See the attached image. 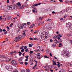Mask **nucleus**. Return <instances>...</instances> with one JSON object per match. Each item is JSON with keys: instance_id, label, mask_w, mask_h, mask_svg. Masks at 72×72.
<instances>
[{"instance_id": "f257e3e1", "label": "nucleus", "mask_w": 72, "mask_h": 72, "mask_svg": "<svg viewBox=\"0 0 72 72\" xmlns=\"http://www.w3.org/2000/svg\"><path fill=\"white\" fill-rule=\"evenodd\" d=\"M48 35H49L48 34V33L45 32H43L40 35L41 39L42 40H44V39H45L46 38H47Z\"/></svg>"}, {"instance_id": "f03ea898", "label": "nucleus", "mask_w": 72, "mask_h": 72, "mask_svg": "<svg viewBox=\"0 0 72 72\" xmlns=\"http://www.w3.org/2000/svg\"><path fill=\"white\" fill-rule=\"evenodd\" d=\"M7 9L8 10H13L15 9V6L13 5H11L7 7Z\"/></svg>"}, {"instance_id": "7ed1b4c3", "label": "nucleus", "mask_w": 72, "mask_h": 72, "mask_svg": "<svg viewBox=\"0 0 72 72\" xmlns=\"http://www.w3.org/2000/svg\"><path fill=\"white\" fill-rule=\"evenodd\" d=\"M71 26H72V24H71V23L70 22H69L66 24V26L67 27V28H68L70 29Z\"/></svg>"}, {"instance_id": "20e7f679", "label": "nucleus", "mask_w": 72, "mask_h": 72, "mask_svg": "<svg viewBox=\"0 0 72 72\" xmlns=\"http://www.w3.org/2000/svg\"><path fill=\"white\" fill-rule=\"evenodd\" d=\"M68 55H69V52L68 51H65L64 54V57H68Z\"/></svg>"}, {"instance_id": "39448f33", "label": "nucleus", "mask_w": 72, "mask_h": 72, "mask_svg": "<svg viewBox=\"0 0 72 72\" xmlns=\"http://www.w3.org/2000/svg\"><path fill=\"white\" fill-rule=\"evenodd\" d=\"M7 69L8 71H12V69H13V68L12 67L10 66H7L6 68Z\"/></svg>"}, {"instance_id": "423d86ee", "label": "nucleus", "mask_w": 72, "mask_h": 72, "mask_svg": "<svg viewBox=\"0 0 72 72\" xmlns=\"http://www.w3.org/2000/svg\"><path fill=\"white\" fill-rule=\"evenodd\" d=\"M41 50V47H38L37 49V50H35V51L36 52L37 51H40Z\"/></svg>"}, {"instance_id": "0eeeda50", "label": "nucleus", "mask_w": 72, "mask_h": 72, "mask_svg": "<svg viewBox=\"0 0 72 72\" xmlns=\"http://www.w3.org/2000/svg\"><path fill=\"white\" fill-rule=\"evenodd\" d=\"M18 27L20 29H23V28L24 26L23 25H21L20 24H19L18 25Z\"/></svg>"}, {"instance_id": "6e6552de", "label": "nucleus", "mask_w": 72, "mask_h": 72, "mask_svg": "<svg viewBox=\"0 0 72 72\" xmlns=\"http://www.w3.org/2000/svg\"><path fill=\"white\" fill-rule=\"evenodd\" d=\"M51 23L50 24L48 25V26L47 27V28L49 29V30H51L52 29L53 26L51 25Z\"/></svg>"}, {"instance_id": "1a4fd4ad", "label": "nucleus", "mask_w": 72, "mask_h": 72, "mask_svg": "<svg viewBox=\"0 0 72 72\" xmlns=\"http://www.w3.org/2000/svg\"><path fill=\"white\" fill-rule=\"evenodd\" d=\"M19 40H21V39L19 38L18 37L15 38L14 41L15 42H17V41H19Z\"/></svg>"}, {"instance_id": "9d476101", "label": "nucleus", "mask_w": 72, "mask_h": 72, "mask_svg": "<svg viewBox=\"0 0 72 72\" xmlns=\"http://www.w3.org/2000/svg\"><path fill=\"white\" fill-rule=\"evenodd\" d=\"M13 64H15V65H17V62L15 60H12L11 62Z\"/></svg>"}, {"instance_id": "9b49d317", "label": "nucleus", "mask_w": 72, "mask_h": 72, "mask_svg": "<svg viewBox=\"0 0 72 72\" xmlns=\"http://www.w3.org/2000/svg\"><path fill=\"white\" fill-rule=\"evenodd\" d=\"M62 37V35L58 34L57 35V39L58 40H60V37Z\"/></svg>"}, {"instance_id": "f8f14e48", "label": "nucleus", "mask_w": 72, "mask_h": 72, "mask_svg": "<svg viewBox=\"0 0 72 72\" xmlns=\"http://www.w3.org/2000/svg\"><path fill=\"white\" fill-rule=\"evenodd\" d=\"M67 20H72V16H67Z\"/></svg>"}, {"instance_id": "ddd939ff", "label": "nucleus", "mask_w": 72, "mask_h": 72, "mask_svg": "<svg viewBox=\"0 0 72 72\" xmlns=\"http://www.w3.org/2000/svg\"><path fill=\"white\" fill-rule=\"evenodd\" d=\"M21 5V3L20 2H18L17 3L16 5V7H18V6L20 7V6Z\"/></svg>"}, {"instance_id": "4468645a", "label": "nucleus", "mask_w": 72, "mask_h": 72, "mask_svg": "<svg viewBox=\"0 0 72 72\" xmlns=\"http://www.w3.org/2000/svg\"><path fill=\"white\" fill-rule=\"evenodd\" d=\"M33 12L35 13H37V8H35L34 10H33Z\"/></svg>"}, {"instance_id": "2eb2a0df", "label": "nucleus", "mask_w": 72, "mask_h": 72, "mask_svg": "<svg viewBox=\"0 0 72 72\" xmlns=\"http://www.w3.org/2000/svg\"><path fill=\"white\" fill-rule=\"evenodd\" d=\"M26 30H24L23 31V32L22 33V34L23 35V36H26Z\"/></svg>"}, {"instance_id": "dca6fc26", "label": "nucleus", "mask_w": 72, "mask_h": 72, "mask_svg": "<svg viewBox=\"0 0 72 72\" xmlns=\"http://www.w3.org/2000/svg\"><path fill=\"white\" fill-rule=\"evenodd\" d=\"M24 7V6H21H21H20V7H19V8H20V9H23Z\"/></svg>"}, {"instance_id": "f3484780", "label": "nucleus", "mask_w": 72, "mask_h": 72, "mask_svg": "<svg viewBox=\"0 0 72 72\" xmlns=\"http://www.w3.org/2000/svg\"><path fill=\"white\" fill-rule=\"evenodd\" d=\"M44 19V17H39V20H42Z\"/></svg>"}, {"instance_id": "a211bd4d", "label": "nucleus", "mask_w": 72, "mask_h": 72, "mask_svg": "<svg viewBox=\"0 0 72 72\" xmlns=\"http://www.w3.org/2000/svg\"><path fill=\"white\" fill-rule=\"evenodd\" d=\"M71 12V9H68L67 10V12L68 13H70V12Z\"/></svg>"}, {"instance_id": "6ab92c4d", "label": "nucleus", "mask_w": 72, "mask_h": 72, "mask_svg": "<svg viewBox=\"0 0 72 72\" xmlns=\"http://www.w3.org/2000/svg\"><path fill=\"white\" fill-rule=\"evenodd\" d=\"M18 37V38L19 39H20V40H21V38H22V35H19V36H18V37Z\"/></svg>"}, {"instance_id": "aec40b11", "label": "nucleus", "mask_w": 72, "mask_h": 72, "mask_svg": "<svg viewBox=\"0 0 72 72\" xmlns=\"http://www.w3.org/2000/svg\"><path fill=\"white\" fill-rule=\"evenodd\" d=\"M41 4V3H39L38 4H34L33 5V6H37V5H40Z\"/></svg>"}, {"instance_id": "412c9836", "label": "nucleus", "mask_w": 72, "mask_h": 72, "mask_svg": "<svg viewBox=\"0 0 72 72\" xmlns=\"http://www.w3.org/2000/svg\"><path fill=\"white\" fill-rule=\"evenodd\" d=\"M61 42H60V41H57L55 42V44H59V43H60Z\"/></svg>"}, {"instance_id": "4be33fe9", "label": "nucleus", "mask_w": 72, "mask_h": 72, "mask_svg": "<svg viewBox=\"0 0 72 72\" xmlns=\"http://www.w3.org/2000/svg\"><path fill=\"white\" fill-rule=\"evenodd\" d=\"M18 53L19 54V57H21V54H22V52L19 51L18 52Z\"/></svg>"}, {"instance_id": "5701e85b", "label": "nucleus", "mask_w": 72, "mask_h": 72, "mask_svg": "<svg viewBox=\"0 0 72 72\" xmlns=\"http://www.w3.org/2000/svg\"><path fill=\"white\" fill-rule=\"evenodd\" d=\"M50 3H55V2H56V1H54V0H51L50 1Z\"/></svg>"}, {"instance_id": "b1692460", "label": "nucleus", "mask_w": 72, "mask_h": 72, "mask_svg": "<svg viewBox=\"0 0 72 72\" xmlns=\"http://www.w3.org/2000/svg\"><path fill=\"white\" fill-rule=\"evenodd\" d=\"M34 33H38L39 32V30H37L34 32Z\"/></svg>"}, {"instance_id": "393cba45", "label": "nucleus", "mask_w": 72, "mask_h": 72, "mask_svg": "<svg viewBox=\"0 0 72 72\" xmlns=\"http://www.w3.org/2000/svg\"><path fill=\"white\" fill-rule=\"evenodd\" d=\"M57 37H58V35H55L53 37V39H57Z\"/></svg>"}, {"instance_id": "a878e982", "label": "nucleus", "mask_w": 72, "mask_h": 72, "mask_svg": "<svg viewBox=\"0 0 72 72\" xmlns=\"http://www.w3.org/2000/svg\"><path fill=\"white\" fill-rule=\"evenodd\" d=\"M44 58H49V57L47 56H44Z\"/></svg>"}, {"instance_id": "bb28decb", "label": "nucleus", "mask_w": 72, "mask_h": 72, "mask_svg": "<svg viewBox=\"0 0 72 72\" xmlns=\"http://www.w3.org/2000/svg\"><path fill=\"white\" fill-rule=\"evenodd\" d=\"M44 68H46V69H49L48 67L47 66H45L44 67Z\"/></svg>"}, {"instance_id": "cd10ccee", "label": "nucleus", "mask_w": 72, "mask_h": 72, "mask_svg": "<svg viewBox=\"0 0 72 72\" xmlns=\"http://www.w3.org/2000/svg\"><path fill=\"white\" fill-rule=\"evenodd\" d=\"M72 35V34H68L67 35V36H68V37H69V36H71Z\"/></svg>"}, {"instance_id": "c85d7f7f", "label": "nucleus", "mask_w": 72, "mask_h": 72, "mask_svg": "<svg viewBox=\"0 0 72 72\" xmlns=\"http://www.w3.org/2000/svg\"><path fill=\"white\" fill-rule=\"evenodd\" d=\"M27 3H24V6H27Z\"/></svg>"}, {"instance_id": "c756f323", "label": "nucleus", "mask_w": 72, "mask_h": 72, "mask_svg": "<svg viewBox=\"0 0 72 72\" xmlns=\"http://www.w3.org/2000/svg\"><path fill=\"white\" fill-rule=\"evenodd\" d=\"M32 46V44H29V47H30V48H31Z\"/></svg>"}, {"instance_id": "7c9ffc66", "label": "nucleus", "mask_w": 72, "mask_h": 72, "mask_svg": "<svg viewBox=\"0 0 72 72\" xmlns=\"http://www.w3.org/2000/svg\"><path fill=\"white\" fill-rule=\"evenodd\" d=\"M37 56H40V55H41V54L40 53H37Z\"/></svg>"}, {"instance_id": "2f4dec72", "label": "nucleus", "mask_w": 72, "mask_h": 72, "mask_svg": "<svg viewBox=\"0 0 72 72\" xmlns=\"http://www.w3.org/2000/svg\"><path fill=\"white\" fill-rule=\"evenodd\" d=\"M52 62H53V63H57L56 61L54 60H52Z\"/></svg>"}, {"instance_id": "473e14b6", "label": "nucleus", "mask_w": 72, "mask_h": 72, "mask_svg": "<svg viewBox=\"0 0 72 72\" xmlns=\"http://www.w3.org/2000/svg\"><path fill=\"white\" fill-rule=\"evenodd\" d=\"M33 40H38V39L37 38H33Z\"/></svg>"}, {"instance_id": "72a5a7b5", "label": "nucleus", "mask_w": 72, "mask_h": 72, "mask_svg": "<svg viewBox=\"0 0 72 72\" xmlns=\"http://www.w3.org/2000/svg\"><path fill=\"white\" fill-rule=\"evenodd\" d=\"M37 58L38 59H40V58H41L40 56H37Z\"/></svg>"}, {"instance_id": "f704fd0d", "label": "nucleus", "mask_w": 72, "mask_h": 72, "mask_svg": "<svg viewBox=\"0 0 72 72\" xmlns=\"http://www.w3.org/2000/svg\"><path fill=\"white\" fill-rule=\"evenodd\" d=\"M13 23H11V24L10 25V27H12V26H13Z\"/></svg>"}, {"instance_id": "c9c22d12", "label": "nucleus", "mask_w": 72, "mask_h": 72, "mask_svg": "<svg viewBox=\"0 0 72 72\" xmlns=\"http://www.w3.org/2000/svg\"><path fill=\"white\" fill-rule=\"evenodd\" d=\"M23 48H24V46H22V47H21L20 48V49H23Z\"/></svg>"}, {"instance_id": "e433bc0d", "label": "nucleus", "mask_w": 72, "mask_h": 72, "mask_svg": "<svg viewBox=\"0 0 72 72\" xmlns=\"http://www.w3.org/2000/svg\"><path fill=\"white\" fill-rule=\"evenodd\" d=\"M47 21H48L49 22H50V21H51V19H48L47 20Z\"/></svg>"}, {"instance_id": "4c0bfd02", "label": "nucleus", "mask_w": 72, "mask_h": 72, "mask_svg": "<svg viewBox=\"0 0 72 72\" xmlns=\"http://www.w3.org/2000/svg\"><path fill=\"white\" fill-rule=\"evenodd\" d=\"M8 19H11V17H10V16H8Z\"/></svg>"}, {"instance_id": "58836bf2", "label": "nucleus", "mask_w": 72, "mask_h": 72, "mask_svg": "<svg viewBox=\"0 0 72 72\" xmlns=\"http://www.w3.org/2000/svg\"><path fill=\"white\" fill-rule=\"evenodd\" d=\"M62 13H65V10H63L61 11Z\"/></svg>"}, {"instance_id": "ea45409f", "label": "nucleus", "mask_w": 72, "mask_h": 72, "mask_svg": "<svg viewBox=\"0 0 72 72\" xmlns=\"http://www.w3.org/2000/svg\"><path fill=\"white\" fill-rule=\"evenodd\" d=\"M67 15H64V17L66 18V17H67Z\"/></svg>"}, {"instance_id": "a19ab883", "label": "nucleus", "mask_w": 72, "mask_h": 72, "mask_svg": "<svg viewBox=\"0 0 72 72\" xmlns=\"http://www.w3.org/2000/svg\"><path fill=\"white\" fill-rule=\"evenodd\" d=\"M33 26L32 25L29 28H33Z\"/></svg>"}, {"instance_id": "79ce46f5", "label": "nucleus", "mask_w": 72, "mask_h": 72, "mask_svg": "<svg viewBox=\"0 0 72 72\" xmlns=\"http://www.w3.org/2000/svg\"><path fill=\"white\" fill-rule=\"evenodd\" d=\"M23 63H24V62H20V64H23Z\"/></svg>"}, {"instance_id": "37998d69", "label": "nucleus", "mask_w": 72, "mask_h": 72, "mask_svg": "<svg viewBox=\"0 0 72 72\" xmlns=\"http://www.w3.org/2000/svg\"><path fill=\"white\" fill-rule=\"evenodd\" d=\"M21 52H24V49H22V50H21Z\"/></svg>"}, {"instance_id": "c03bdc74", "label": "nucleus", "mask_w": 72, "mask_h": 72, "mask_svg": "<svg viewBox=\"0 0 72 72\" xmlns=\"http://www.w3.org/2000/svg\"><path fill=\"white\" fill-rule=\"evenodd\" d=\"M13 72H18V71H17V70L15 69L14 70V71Z\"/></svg>"}, {"instance_id": "a18cd8bd", "label": "nucleus", "mask_w": 72, "mask_h": 72, "mask_svg": "<svg viewBox=\"0 0 72 72\" xmlns=\"http://www.w3.org/2000/svg\"><path fill=\"white\" fill-rule=\"evenodd\" d=\"M6 18H4L3 19V21H6Z\"/></svg>"}, {"instance_id": "49530a36", "label": "nucleus", "mask_w": 72, "mask_h": 72, "mask_svg": "<svg viewBox=\"0 0 72 72\" xmlns=\"http://www.w3.org/2000/svg\"><path fill=\"white\" fill-rule=\"evenodd\" d=\"M52 46H54V47H55L56 46V44H53L52 45Z\"/></svg>"}, {"instance_id": "de8ad7c7", "label": "nucleus", "mask_w": 72, "mask_h": 72, "mask_svg": "<svg viewBox=\"0 0 72 72\" xmlns=\"http://www.w3.org/2000/svg\"><path fill=\"white\" fill-rule=\"evenodd\" d=\"M44 3H46V2H48L47 0H44Z\"/></svg>"}, {"instance_id": "09e8293b", "label": "nucleus", "mask_w": 72, "mask_h": 72, "mask_svg": "<svg viewBox=\"0 0 72 72\" xmlns=\"http://www.w3.org/2000/svg\"><path fill=\"white\" fill-rule=\"evenodd\" d=\"M25 65H27L28 64V62H25Z\"/></svg>"}, {"instance_id": "8fccbe9b", "label": "nucleus", "mask_w": 72, "mask_h": 72, "mask_svg": "<svg viewBox=\"0 0 72 72\" xmlns=\"http://www.w3.org/2000/svg\"><path fill=\"white\" fill-rule=\"evenodd\" d=\"M57 66H58V67H60V65H59V64H57Z\"/></svg>"}, {"instance_id": "3c124183", "label": "nucleus", "mask_w": 72, "mask_h": 72, "mask_svg": "<svg viewBox=\"0 0 72 72\" xmlns=\"http://www.w3.org/2000/svg\"><path fill=\"white\" fill-rule=\"evenodd\" d=\"M64 10H65V12H67V10H68V9L67 8L66 9Z\"/></svg>"}, {"instance_id": "603ef678", "label": "nucleus", "mask_w": 72, "mask_h": 72, "mask_svg": "<svg viewBox=\"0 0 72 72\" xmlns=\"http://www.w3.org/2000/svg\"><path fill=\"white\" fill-rule=\"evenodd\" d=\"M13 53V52H12L10 53V55H12Z\"/></svg>"}, {"instance_id": "864d4df0", "label": "nucleus", "mask_w": 72, "mask_h": 72, "mask_svg": "<svg viewBox=\"0 0 72 72\" xmlns=\"http://www.w3.org/2000/svg\"><path fill=\"white\" fill-rule=\"evenodd\" d=\"M33 53V51H31L30 52V54H32Z\"/></svg>"}, {"instance_id": "5fc2aeb1", "label": "nucleus", "mask_w": 72, "mask_h": 72, "mask_svg": "<svg viewBox=\"0 0 72 72\" xmlns=\"http://www.w3.org/2000/svg\"><path fill=\"white\" fill-rule=\"evenodd\" d=\"M60 21H63V18H61L60 19Z\"/></svg>"}, {"instance_id": "6e6d98bb", "label": "nucleus", "mask_w": 72, "mask_h": 72, "mask_svg": "<svg viewBox=\"0 0 72 72\" xmlns=\"http://www.w3.org/2000/svg\"><path fill=\"white\" fill-rule=\"evenodd\" d=\"M3 19V18H2V16H0V20H2Z\"/></svg>"}, {"instance_id": "4d7b16f0", "label": "nucleus", "mask_w": 72, "mask_h": 72, "mask_svg": "<svg viewBox=\"0 0 72 72\" xmlns=\"http://www.w3.org/2000/svg\"><path fill=\"white\" fill-rule=\"evenodd\" d=\"M50 56L51 57H52V56H53V55H52V54L51 53H50Z\"/></svg>"}, {"instance_id": "13d9d810", "label": "nucleus", "mask_w": 72, "mask_h": 72, "mask_svg": "<svg viewBox=\"0 0 72 72\" xmlns=\"http://www.w3.org/2000/svg\"><path fill=\"white\" fill-rule=\"evenodd\" d=\"M7 3H10L9 0H7Z\"/></svg>"}, {"instance_id": "bf43d9fd", "label": "nucleus", "mask_w": 72, "mask_h": 72, "mask_svg": "<svg viewBox=\"0 0 72 72\" xmlns=\"http://www.w3.org/2000/svg\"><path fill=\"white\" fill-rule=\"evenodd\" d=\"M27 46H25L24 47V49H27Z\"/></svg>"}, {"instance_id": "052dcab7", "label": "nucleus", "mask_w": 72, "mask_h": 72, "mask_svg": "<svg viewBox=\"0 0 72 72\" xmlns=\"http://www.w3.org/2000/svg\"><path fill=\"white\" fill-rule=\"evenodd\" d=\"M2 31H3V30L1 29L0 28V32H1Z\"/></svg>"}, {"instance_id": "680f3d73", "label": "nucleus", "mask_w": 72, "mask_h": 72, "mask_svg": "<svg viewBox=\"0 0 72 72\" xmlns=\"http://www.w3.org/2000/svg\"><path fill=\"white\" fill-rule=\"evenodd\" d=\"M26 71H27V72H30V70L29 69L28 70H26Z\"/></svg>"}, {"instance_id": "e2e57ef3", "label": "nucleus", "mask_w": 72, "mask_h": 72, "mask_svg": "<svg viewBox=\"0 0 72 72\" xmlns=\"http://www.w3.org/2000/svg\"><path fill=\"white\" fill-rule=\"evenodd\" d=\"M29 39L31 40H33V39L31 37H30Z\"/></svg>"}, {"instance_id": "0e129e2a", "label": "nucleus", "mask_w": 72, "mask_h": 72, "mask_svg": "<svg viewBox=\"0 0 72 72\" xmlns=\"http://www.w3.org/2000/svg\"><path fill=\"white\" fill-rule=\"evenodd\" d=\"M3 32H5L6 31V30H5L4 29H3Z\"/></svg>"}, {"instance_id": "69168bd1", "label": "nucleus", "mask_w": 72, "mask_h": 72, "mask_svg": "<svg viewBox=\"0 0 72 72\" xmlns=\"http://www.w3.org/2000/svg\"><path fill=\"white\" fill-rule=\"evenodd\" d=\"M28 57H29V56H25V58H28Z\"/></svg>"}, {"instance_id": "338daca9", "label": "nucleus", "mask_w": 72, "mask_h": 72, "mask_svg": "<svg viewBox=\"0 0 72 72\" xmlns=\"http://www.w3.org/2000/svg\"><path fill=\"white\" fill-rule=\"evenodd\" d=\"M62 41H63V40H62V39H61L60 41L61 42H62Z\"/></svg>"}, {"instance_id": "774afa93", "label": "nucleus", "mask_w": 72, "mask_h": 72, "mask_svg": "<svg viewBox=\"0 0 72 72\" xmlns=\"http://www.w3.org/2000/svg\"><path fill=\"white\" fill-rule=\"evenodd\" d=\"M22 72H25V70H22Z\"/></svg>"}]
</instances>
